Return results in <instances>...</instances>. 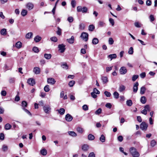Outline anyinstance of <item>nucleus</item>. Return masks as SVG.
I'll return each instance as SVG.
<instances>
[{"instance_id":"nucleus-1","label":"nucleus","mask_w":157,"mask_h":157,"mask_svg":"<svg viewBox=\"0 0 157 157\" xmlns=\"http://www.w3.org/2000/svg\"><path fill=\"white\" fill-rule=\"evenodd\" d=\"M129 151L133 157H139L140 155V154L135 148L131 147L129 149Z\"/></svg>"},{"instance_id":"nucleus-2","label":"nucleus","mask_w":157,"mask_h":157,"mask_svg":"<svg viewBox=\"0 0 157 157\" xmlns=\"http://www.w3.org/2000/svg\"><path fill=\"white\" fill-rule=\"evenodd\" d=\"M77 10L78 12H82V13H86L88 11V9L85 6L82 8L81 6H78L77 7Z\"/></svg>"},{"instance_id":"nucleus-3","label":"nucleus","mask_w":157,"mask_h":157,"mask_svg":"<svg viewBox=\"0 0 157 157\" xmlns=\"http://www.w3.org/2000/svg\"><path fill=\"white\" fill-rule=\"evenodd\" d=\"M150 111L149 106L148 105H146L144 107V109L141 111V113L142 114L146 115L147 114V111L149 112Z\"/></svg>"},{"instance_id":"nucleus-4","label":"nucleus","mask_w":157,"mask_h":157,"mask_svg":"<svg viewBox=\"0 0 157 157\" xmlns=\"http://www.w3.org/2000/svg\"><path fill=\"white\" fill-rule=\"evenodd\" d=\"M43 109L45 113L48 114L50 113L51 108L50 105H47L44 106Z\"/></svg>"},{"instance_id":"nucleus-5","label":"nucleus","mask_w":157,"mask_h":157,"mask_svg":"<svg viewBox=\"0 0 157 157\" xmlns=\"http://www.w3.org/2000/svg\"><path fill=\"white\" fill-rule=\"evenodd\" d=\"M80 36L83 40L86 41H87L88 40V34L86 32H82Z\"/></svg>"},{"instance_id":"nucleus-6","label":"nucleus","mask_w":157,"mask_h":157,"mask_svg":"<svg viewBox=\"0 0 157 157\" xmlns=\"http://www.w3.org/2000/svg\"><path fill=\"white\" fill-rule=\"evenodd\" d=\"M140 128L143 131L147 130L148 124L145 122H142L140 124Z\"/></svg>"},{"instance_id":"nucleus-7","label":"nucleus","mask_w":157,"mask_h":157,"mask_svg":"<svg viewBox=\"0 0 157 157\" xmlns=\"http://www.w3.org/2000/svg\"><path fill=\"white\" fill-rule=\"evenodd\" d=\"M25 6L26 9H28L29 10H30L33 8L34 6L33 3L29 2L25 5Z\"/></svg>"},{"instance_id":"nucleus-8","label":"nucleus","mask_w":157,"mask_h":157,"mask_svg":"<svg viewBox=\"0 0 157 157\" xmlns=\"http://www.w3.org/2000/svg\"><path fill=\"white\" fill-rule=\"evenodd\" d=\"M119 71L121 74L124 75L126 73L127 71L125 67H122L120 68Z\"/></svg>"},{"instance_id":"nucleus-9","label":"nucleus","mask_w":157,"mask_h":157,"mask_svg":"<svg viewBox=\"0 0 157 157\" xmlns=\"http://www.w3.org/2000/svg\"><path fill=\"white\" fill-rule=\"evenodd\" d=\"M65 46L63 44H59L58 45V48H59V50L60 51V52L61 53L63 52L65 49Z\"/></svg>"},{"instance_id":"nucleus-10","label":"nucleus","mask_w":157,"mask_h":157,"mask_svg":"<svg viewBox=\"0 0 157 157\" xmlns=\"http://www.w3.org/2000/svg\"><path fill=\"white\" fill-rule=\"evenodd\" d=\"M66 120L68 121H71L73 119L72 117L69 114H67L65 116Z\"/></svg>"},{"instance_id":"nucleus-11","label":"nucleus","mask_w":157,"mask_h":157,"mask_svg":"<svg viewBox=\"0 0 157 157\" xmlns=\"http://www.w3.org/2000/svg\"><path fill=\"white\" fill-rule=\"evenodd\" d=\"M27 82L29 85L32 86H33L35 84L34 79L32 78L28 79Z\"/></svg>"},{"instance_id":"nucleus-12","label":"nucleus","mask_w":157,"mask_h":157,"mask_svg":"<svg viewBox=\"0 0 157 157\" xmlns=\"http://www.w3.org/2000/svg\"><path fill=\"white\" fill-rule=\"evenodd\" d=\"M33 72L35 74H39L40 73V68L38 67H35L33 68Z\"/></svg>"},{"instance_id":"nucleus-13","label":"nucleus","mask_w":157,"mask_h":157,"mask_svg":"<svg viewBox=\"0 0 157 157\" xmlns=\"http://www.w3.org/2000/svg\"><path fill=\"white\" fill-rule=\"evenodd\" d=\"M47 82L48 83H50L52 85L54 84L56 82L54 79L53 78H48Z\"/></svg>"},{"instance_id":"nucleus-14","label":"nucleus","mask_w":157,"mask_h":157,"mask_svg":"<svg viewBox=\"0 0 157 157\" xmlns=\"http://www.w3.org/2000/svg\"><path fill=\"white\" fill-rule=\"evenodd\" d=\"M139 83L137 82H136L134 84L133 87V91L134 93H136L138 90V86Z\"/></svg>"},{"instance_id":"nucleus-15","label":"nucleus","mask_w":157,"mask_h":157,"mask_svg":"<svg viewBox=\"0 0 157 157\" xmlns=\"http://www.w3.org/2000/svg\"><path fill=\"white\" fill-rule=\"evenodd\" d=\"M74 37L73 36H72L71 38L67 40V41L70 44H73L74 42Z\"/></svg>"},{"instance_id":"nucleus-16","label":"nucleus","mask_w":157,"mask_h":157,"mask_svg":"<svg viewBox=\"0 0 157 157\" xmlns=\"http://www.w3.org/2000/svg\"><path fill=\"white\" fill-rule=\"evenodd\" d=\"M27 13L28 11L27 10L24 9H22L21 12V14L22 16L25 17L27 15Z\"/></svg>"},{"instance_id":"nucleus-17","label":"nucleus","mask_w":157,"mask_h":157,"mask_svg":"<svg viewBox=\"0 0 157 157\" xmlns=\"http://www.w3.org/2000/svg\"><path fill=\"white\" fill-rule=\"evenodd\" d=\"M85 28V24L83 23H81L79 25V29L80 30H83Z\"/></svg>"},{"instance_id":"nucleus-18","label":"nucleus","mask_w":157,"mask_h":157,"mask_svg":"<svg viewBox=\"0 0 157 157\" xmlns=\"http://www.w3.org/2000/svg\"><path fill=\"white\" fill-rule=\"evenodd\" d=\"M117 55L115 54L109 55L108 57L110 58V60H112L113 59H115L117 57Z\"/></svg>"},{"instance_id":"nucleus-19","label":"nucleus","mask_w":157,"mask_h":157,"mask_svg":"<svg viewBox=\"0 0 157 157\" xmlns=\"http://www.w3.org/2000/svg\"><path fill=\"white\" fill-rule=\"evenodd\" d=\"M89 148V146L87 144H84L82 146V150L84 151H87Z\"/></svg>"},{"instance_id":"nucleus-20","label":"nucleus","mask_w":157,"mask_h":157,"mask_svg":"<svg viewBox=\"0 0 157 157\" xmlns=\"http://www.w3.org/2000/svg\"><path fill=\"white\" fill-rule=\"evenodd\" d=\"M15 46L17 48H20L22 46V43L20 41H18L16 43Z\"/></svg>"},{"instance_id":"nucleus-21","label":"nucleus","mask_w":157,"mask_h":157,"mask_svg":"<svg viewBox=\"0 0 157 157\" xmlns=\"http://www.w3.org/2000/svg\"><path fill=\"white\" fill-rule=\"evenodd\" d=\"M68 133L70 136H72L75 137L77 136V134L73 131H69Z\"/></svg>"},{"instance_id":"nucleus-22","label":"nucleus","mask_w":157,"mask_h":157,"mask_svg":"<svg viewBox=\"0 0 157 157\" xmlns=\"http://www.w3.org/2000/svg\"><path fill=\"white\" fill-rule=\"evenodd\" d=\"M41 39V37L39 36H36L34 38V40L36 42H38L40 41Z\"/></svg>"},{"instance_id":"nucleus-23","label":"nucleus","mask_w":157,"mask_h":157,"mask_svg":"<svg viewBox=\"0 0 157 157\" xmlns=\"http://www.w3.org/2000/svg\"><path fill=\"white\" fill-rule=\"evenodd\" d=\"M57 111L60 114L62 115L64 113L65 110L63 108H60L57 110Z\"/></svg>"},{"instance_id":"nucleus-24","label":"nucleus","mask_w":157,"mask_h":157,"mask_svg":"<svg viewBox=\"0 0 157 157\" xmlns=\"http://www.w3.org/2000/svg\"><path fill=\"white\" fill-rule=\"evenodd\" d=\"M40 152L41 155H46L47 154V151L45 149H41L40 151Z\"/></svg>"},{"instance_id":"nucleus-25","label":"nucleus","mask_w":157,"mask_h":157,"mask_svg":"<svg viewBox=\"0 0 157 157\" xmlns=\"http://www.w3.org/2000/svg\"><path fill=\"white\" fill-rule=\"evenodd\" d=\"M101 80L104 84L107 83L108 81V78L106 77H102Z\"/></svg>"},{"instance_id":"nucleus-26","label":"nucleus","mask_w":157,"mask_h":157,"mask_svg":"<svg viewBox=\"0 0 157 157\" xmlns=\"http://www.w3.org/2000/svg\"><path fill=\"white\" fill-rule=\"evenodd\" d=\"M88 138L89 140H92L94 139L95 137L94 135L91 134H90L88 135Z\"/></svg>"},{"instance_id":"nucleus-27","label":"nucleus","mask_w":157,"mask_h":157,"mask_svg":"<svg viewBox=\"0 0 157 157\" xmlns=\"http://www.w3.org/2000/svg\"><path fill=\"white\" fill-rule=\"evenodd\" d=\"M33 35V33L32 32H29L27 33L25 36V37L27 39L31 38Z\"/></svg>"},{"instance_id":"nucleus-28","label":"nucleus","mask_w":157,"mask_h":157,"mask_svg":"<svg viewBox=\"0 0 157 157\" xmlns=\"http://www.w3.org/2000/svg\"><path fill=\"white\" fill-rule=\"evenodd\" d=\"M0 33L2 35H6L7 34L6 29H2L0 31Z\"/></svg>"},{"instance_id":"nucleus-29","label":"nucleus","mask_w":157,"mask_h":157,"mask_svg":"<svg viewBox=\"0 0 157 157\" xmlns=\"http://www.w3.org/2000/svg\"><path fill=\"white\" fill-rule=\"evenodd\" d=\"M11 125L7 123L5 125V129L6 130L10 129L11 128Z\"/></svg>"},{"instance_id":"nucleus-30","label":"nucleus","mask_w":157,"mask_h":157,"mask_svg":"<svg viewBox=\"0 0 157 157\" xmlns=\"http://www.w3.org/2000/svg\"><path fill=\"white\" fill-rule=\"evenodd\" d=\"M99 42V40L98 39L96 38H94L92 40V43L94 44H96Z\"/></svg>"},{"instance_id":"nucleus-31","label":"nucleus","mask_w":157,"mask_h":157,"mask_svg":"<svg viewBox=\"0 0 157 157\" xmlns=\"http://www.w3.org/2000/svg\"><path fill=\"white\" fill-rule=\"evenodd\" d=\"M51 57L52 55L51 54L45 53L44 54V57L46 59H51Z\"/></svg>"},{"instance_id":"nucleus-32","label":"nucleus","mask_w":157,"mask_h":157,"mask_svg":"<svg viewBox=\"0 0 157 157\" xmlns=\"http://www.w3.org/2000/svg\"><path fill=\"white\" fill-rule=\"evenodd\" d=\"M125 87L123 85H121L119 86V91L120 92H121L124 90L125 89Z\"/></svg>"},{"instance_id":"nucleus-33","label":"nucleus","mask_w":157,"mask_h":157,"mask_svg":"<svg viewBox=\"0 0 157 157\" xmlns=\"http://www.w3.org/2000/svg\"><path fill=\"white\" fill-rule=\"evenodd\" d=\"M105 23L103 21H99L98 22V25L100 27H102L105 26Z\"/></svg>"},{"instance_id":"nucleus-34","label":"nucleus","mask_w":157,"mask_h":157,"mask_svg":"<svg viewBox=\"0 0 157 157\" xmlns=\"http://www.w3.org/2000/svg\"><path fill=\"white\" fill-rule=\"evenodd\" d=\"M141 102L143 104H145L146 101V98L144 96L142 97L140 99Z\"/></svg>"},{"instance_id":"nucleus-35","label":"nucleus","mask_w":157,"mask_h":157,"mask_svg":"<svg viewBox=\"0 0 157 157\" xmlns=\"http://www.w3.org/2000/svg\"><path fill=\"white\" fill-rule=\"evenodd\" d=\"M77 131L80 133H82L83 132V129L82 128L78 127L76 129Z\"/></svg>"},{"instance_id":"nucleus-36","label":"nucleus","mask_w":157,"mask_h":157,"mask_svg":"<svg viewBox=\"0 0 157 157\" xmlns=\"http://www.w3.org/2000/svg\"><path fill=\"white\" fill-rule=\"evenodd\" d=\"M114 98L116 99H118L119 97V94L117 91L114 92L113 93Z\"/></svg>"},{"instance_id":"nucleus-37","label":"nucleus","mask_w":157,"mask_h":157,"mask_svg":"<svg viewBox=\"0 0 157 157\" xmlns=\"http://www.w3.org/2000/svg\"><path fill=\"white\" fill-rule=\"evenodd\" d=\"M95 28L94 26L93 25H90L88 27V29L89 31H92Z\"/></svg>"},{"instance_id":"nucleus-38","label":"nucleus","mask_w":157,"mask_h":157,"mask_svg":"<svg viewBox=\"0 0 157 157\" xmlns=\"http://www.w3.org/2000/svg\"><path fill=\"white\" fill-rule=\"evenodd\" d=\"M135 26L137 28H140L141 27L142 24L139 23V22H136L134 23Z\"/></svg>"},{"instance_id":"nucleus-39","label":"nucleus","mask_w":157,"mask_h":157,"mask_svg":"<svg viewBox=\"0 0 157 157\" xmlns=\"http://www.w3.org/2000/svg\"><path fill=\"white\" fill-rule=\"evenodd\" d=\"M100 140L102 142H104L105 141V138L104 135H102L100 138Z\"/></svg>"},{"instance_id":"nucleus-40","label":"nucleus","mask_w":157,"mask_h":157,"mask_svg":"<svg viewBox=\"0 0 157 157\" xmlns=\"http://www.w3.org/2000/svg\"><path fill=\"white\" fill-rule=\"evenodd\" d=\"M132 102L131 100H127L126 101V104L127 105L129 106H131L132 105Z\"/></svg>"},{"instance_id":"nucleus-41","label":"nucleus","mask_w":157,"mask_h":157,"mask_svg":"<svg viewBox=\"0 0 157 157\" xmlns=\"http://www.w3.org/2000/svg\"><path fill=\"white\" fill-rule=\"evenodd\" d=\"M146 90V89L144 86L140 88V94H143L144 93Z\"/></svg>"},{"instance_id":"nucleus-42","label":"nucleus","mask_w":157,"mask_h":157,"mask_svg":"<svg viewBox=\"0 0 157 157\" xmlns=\"http://www.w3.org/2000/svg\"><path fill=\"white\" fill-rule=\"evenodd\" d=\"M21 105L22 108H25L27 107V103L26 101H23L22 102Z\"/></svg>"},{"instance_id":"nucleus-43","label":"nucleus","mask_w":157,"mask_h":157,"mask_svg":"<svg viewBox=\"0 0 157 157\" xmlns=\"http://www.w3.org/2000/svg\"><path fill=\"white\" fill-rule=\"evenodd\" d=\"M8 146L5 145H3L2 147V150L3 151H6L8 150Z\"/></svg>"},{"instance_id":"nucleus-44","label":"nucleus","mask_w":157,"mask_h":157,"mask_svg":"<svg viewBox=\"0 0 157 157\" xmlns=\"http://www.w3.org/2000/svg\"><path fill=\"white\" fill-rule=\"evenodd\" d=\"M44 90L46 92H48L50 90L49 86L48 85L45 86L44 88Z\"/></svg>"},{"instance_id":"nucleus-45","label":"nucleus","mask_w":157,"mask_h":157,"mask_svg":"<svg viewBox=\"0 0 157 157\" xmlns=\"http://www.w3.org/2000/svg\"><path fill=\"white\" fill-rule=\"evenodd\" d=\"M133 53V49L132 47H131L128 50V53L130 55H132Z\"/></svg>"},{"instance_id":"nucleus-46","label":"nucleus","mask_w":157,"mask_h":157,"mask_svg":"<svg viewBox=\"0 0 157 157\" xmlns=\"http://www.w3.org/2000/svg\"><path fill=\"white\" fill-rule=\"evenodd\" d=\"M108 42L109 44L112 45L113 44L114 40L112 38L110 37L109 39Z\"/></svg>"},{"instance_id":"nucleus-47","label":"nucleus","mask_w":157,"mask_h":157,"mask_svg":"<svg viewBox=\"0 0 157 157\" xmlns=\"http://www.w3.org/2000/svg\"><path fill=\"white\" fill-rule=\"evenodd\" d=\"M156 144V142L154 140H152L151 142V147H154Z\"/></svg>"},{"instance_id":"nucleus-48","label":"nucleus","mask_w":157,"mask_h":157,"mask_svg":"<svg viewBox=\"0 0 157 157\" xmlns=\"http://www.w3.org/2000/svg\"><path fill=\"white\" fill-rule=\"evenodd\" d=\"M75 83V81L72 80L70 81L68 83V85L70 87H72Z\"/></svg>"},{"instance_id":"nucleus-49","label":"nucleus","mask_w":157,"mask_h":157,"mask_svg":"<svg viewBox=\"0 0 157 157\" xmlns=\"http://www.w3.org/2000/svg\"><path fill=\"white\" fill-rule=\"evenodd\" d=\"M104 94L107 97H110L111 95V93L107 91H105Z\"/></svg>"},{"instance_id":"nucleus-50","label":"nucleus","mask_w":157,"mask_h":157,"mask_svg":"<svg viewBox=\"0 0 157 157\" xmlns=\"http://www.w3.org/2000/svg\"><path fill=\"white\" fill-rule=\"evenodd\" d=\"M150 21L151 22L154 21L155 18L153 15H151L149 16Z\"/></svg>"},{"instance_id":"nucleus-51","label":"nucleus","mask_w":157,"mask_h":157,"mask_svg":"<svg viewBox=\"0 0 157 157\" xmlns=\"http://www.w3.org/2000/svg\"><path fill=\"white\" fill-rule=\"evenodd\" d=\"M71 5L73 8H74L76 5V2L75 0H72L71 1Z\"/></svg>"},{"instance_id":"nucleus-52","label":"nucleus","mask_w":157,"mask_h":157,"mask_svg":"<svg viewBox=\"0 0 157 157\" xmlns=\"http://www.w3.org/2000/svg\"><path fill=\"white\" fill-rule=\"evenodd\" d=\"M58 30L57 31V33L59 35H60L61 34V29L59 27H57Z\"/></svg>"},{"instance_id":"nucleus-53","label":"nucleus","mask_w":157,"mask_h":157,"mask_svg":"<svg viewBox=\"0 0 157 157\" xmlns=\"http://www.w3.org/2000/svg\"><path fill=\"white\" fill-rule=\"evenodd\" d=\"M119 150H120V151H121L122 153H124V155H128V154L127 153H126L125 152H124V148L123 147H120L119 148Z\"/></svg>"},{"instance_id":"nucleus-54","label":"nucleus","mask_w":157,"mask_h":157,"mask_svg":"<svg viewBox=\"0 0 157 157\" xmlns=\"http://www.w3.org/2000/svg\"><path fill=\"white\" fill-rule=\"evenodd\" d=\"M22 109L29 115L31 116V114L30 112L27 109H26L25 108H22Z\"/></svg>"},{"instance_id":"nucleus-55","label":"nucleus","mask_w":157,"mask_h":157,"mask_svg":"<svg viewBox=\"0 0 157 157\" xmlns=\"http://www.w3.org/2000/svg\"><path fill=\"white\" fill-rule=\"evenodd\" d=\"M138 77L139 76L138 75H134L132 77V81L133 82L135 81Z\"/></svg>"},{"instance_id":"nucleus-56","label":"nucleus","mask_w":157,"mask_h":157,"mask_svg":"<svg viewBox=\"0 0 157 157\" xmlns=\"http://www.w3.org/2000/svg\"><path fill=\"white\" fill-rule=\"evenodd\" d=\"M33 50L35 52H39V50L37 47H34L33 48Z\"/></svg>"},{"instance_id":"nucleus-57","label":"nucleus","mask_w":157,"mask_h":157,"mask_svg":"<svg viewBox=\"0 0 157 157\" xmlns=\"http://www.w3.org/2000/svg\"><path fill=\"white\" fill-rule=\"evenodd\" d=\"M110 23L111 24L112 26H113L114 24V20L111 18H110L109 20Z\"/></svg>"},{"instance_id":"nucleus-58","label":"nucleus","mask_w":157,"mask_h":157,"mask_svg":"<svg viewBox=\"0 0 157 157\" xmlns=\"http://www.w3.org/2000/svg\"><path fill=\"white\" fill-rule=\"evenodd\" d=\"M50 39L51 41H54V42H56L57 41V38L55 36H53L52 37H51L50 38Z\"/></svg>"},{"instance_id":"nucleus-59","label":"nucleus","mask_w":157,"mask_h":157,"mask_svg":"<svg viewBox=\"0 0 157 157\" xmlns=\"http://www.w3.org/2000/svg\"><path fill=\"white\" fill-rule=\"evenodd\" d=\"M67 20L69 22L71 23L73 21V18L72 17H69L67 18Z\"/></svg>"},{"instance_id":"nucleus-60","label":"nucleus","mask_w":157,"mask_h":157,"mask_svg":"<svg viewBox=\"0 0 157 157\" xmlns=\"http://www.w3.org/2000/svg\"><path fill=\"white\" fill-rule=\"evenodd\" d=\"M140 76L141 78H144L146 76V73L145 72H144L141 73L140 74Z\"/></svg>"},{"instance_id":"nucleus-61","label":"nucleus","mask_w":157,"mask_h":157,"mask_svg":"<svg viewBox=\"0 0 157 157\" xmlns=\"http://www.w3.org/2000/svg\"><path fill=\"white\" fill-rule=\"evenodd\" d=\"M93 92L98 94H99L100 93V91L96 88L94 89Z\"/></svg>"},{"instance_id":"nucleus-62","label":"nucleus","mask_w":157,"mask_h":157,"mask_svg":"<svg viewBox=\"0 0 157 157\" xmlns=\"http://www.w3.org/2000/svg\"><path fill=\"white\" fill-rule=\"evenodd\" d=\"M82 109L84 110H87L88 109V107L87 105H84L82 106Z\"/></svg>"},{"instance_id":"nucleus-63","label":"nucleus","mask_w":157,"mask_h":157,"mask_svg":"<svg viewBox=\"0 0 157 157\" xmlns=\"http://www.w3.org/2000/svg\"><path fill=\"white\" fill-rule=\"evenodd\" d=\"M101 108H99L95 112V113L96 114H99L101 113Z\"/></svg>"},{"instance_id":"nucleus-64","label":"nucleus","mask_w":157,"mask_h":157,"mask_svg":"<svg viewBox=\"0 0 157 157\" xmlns=\"http://www.w3.org/2000/svg\"><path fill=\"white\" fill-rule=\"evenodd\" d=\"M89 157H95V155L93 152H91L89 154Z\"/></svg>"}]
</instances>
